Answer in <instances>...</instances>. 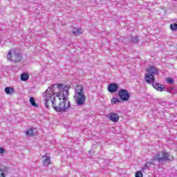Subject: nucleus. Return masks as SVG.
<instances>
[{
    "instance_id": "obj_1",
    "label": "nucleus",
    "mask_w": 177,
    "mask_h": 177,
    "mask_svg": "<svg viewBox=\"0 0 177 177\" xmlns=\"http://www.w3.org/2000/svg\"><path fill=\"white\" fill-rule=\"evenodd\" d=\"M54 86L48 88L44 94V102L46 107L52 104L54 110L58 113H63L70 107V102L62 92L55 93Z\"/></svg>"
},
{
    "instance_id": "obj_2",
    "label": "nucleus",
    "mask_w": 177,
    "mask_h": 177,
    "mask_svg": "<svg viewBox=\"0 0 177 177\" xmlns=\"http://www.w3.org/2000/svg\"><path fill=\"white\" fill-rule=\"evenodd\" d=\"M74 99L78 106L85 104L86 97H85V94H84V86H82V85L79 84L75 86Z\"/></svg>"
},
{
    "instance_id": "obj_3",
    "label": "nucleus",
    "mask_w": 177,
    "mask_h": 177,
    "mask_svg": "<svg viewBox=\"0 0 177 177\" xmlns=\"http://www.w3.org/2000/svg\"><path fill=\"white\" fill-rule=\"evenodd\" d=\"M12 59L15 62V63H19V62H21V60H23L21 53H20L17 48H14L8 51L7 54V60L12 61Z\"/></svg>"
},
{
    "instance_id": "obj_4",
    "label": "nucleus",
    "mask_w": 177,
    "mask_h": 177,
    "mask_svg": "<svg viewBox=\"0 0 177 177\" xmlns=\"http://www.w3.org/2000/svg\"><path fill=\"white\" fill-rule=\"evenodd\" d=\"M118 96L122 102H128L131 97V95L128 93V90L124 88L120 90Z\"/></svg>"
},
{
    "instance_id": "obj_5",
    "label": "nucleus",
    "mask_w": 177,
    "mask_h": 177,
    "mask_svg": "<svg viewBox=\"0 0 177 177\" xmlns=\"http://www.w3.org/2000/svg\"><path fill=\"white\" fill-rule=\"evenodd\" d=\"M108 91L110 93H114L118 91V84L115 83H111L108 86Z\"/></svg>"
},
{
    "instance_id": "obj_6",
    "label": "nucleus",
    "mask_w": 177,
    "mask_h": 177,
    "mask_svg": "<svg viewBox=\"0 0 177 177\" xmlns=\"http://www.w3.org/2000/svg\"><path fill=\"white\" fill-rule=\"evenodd\" d=\"M145 79L147 84H153V82H154V75L148 72L145 75Z\"/></svg>"
},
{
    "instance_id": "obj_7",
    "label": "nucleus",
    "mask_w": 177,
    "mask_h": 177,
    "mask_svg": "<svg viewBox=\"0 0 177 177\" xmlns=\"http://www.w3.org/2000/svg\"><path fill=\"white\" fill-rule=\"evenodd\" d=\"M42 161H43V164L44 165H45V167H48V165H50L51 162H50V158H49V156H48V155L45 154L42 156Z\"/></svg>"
},
{
    "instance_id": "obj_8",
    "label": "nucleus",
    "mask_w": 177,
    "mask_h": 177,
    "mask_svg": "<svg viewBox=\"0 0 177 177\" xmlns=\"http://www.w3.org/2000/svg\"><path fill=\"white\" fill-rule=\"evenodd\" d=\"M163 161H172L174 160V156H171L167 152H163L162 153Z\"/></svg>"
},
{
    "instance_id": "obj_9",
    "label": "nucleus",
    "mask_w": 177,
    "mask_h": 177,
    "mask_svg": "<svg viewBox=\"0 0 177 177\" xmlns=\"http://www.w3.org/2000/svg\"><path fill=\"white\" fill-rule=\"evenodd\" d=\"M109 120L113 122H117L120 120V116L115 113H111L109 115Z\"/></svg>"
},
{
    "instance_id": "obj_10",
    "label": "nucleus",
    "mask_w": 177,
    "mask_h": 177,
    "mask_svg": "<svg viewBox=\"0 0 177 177\" xmlns=\"http://www.w3.org/2000/svg\"><path fill=\"white\" fill-rule=\"evenodd\" d=\"M147 73H149L150 74L152 75H155V74H158V71L157 70V68H156V66H150L149 68L146 69Z\"/></svg>"
},
{
    "instance_id": "obj_11",
    "label": "nucleus",
    "mask_w": 177,
    "mask_h": 177,
    "mask_svg": "<svg viewBox=\"0 0 177 177\" xmlns=\"http://www.w3.org/2000/svg\"><path fill=\"white\" fill-rule=\"evenodd\" d=\"M153 88L156 89V91H159V92H162L165 88L162 86V84H160L159 83H153L152 84Z\"/></svg>"
},
{
    "instance_id": "obj_12",
    "label": "nucleus",
    "mask_w": 177,
    "mask_h": 177,
    "mask_svg": "<svg viewBox=\"0 0 177 177\" xmlns=\"http://www.w3.org/2000/svg\"><path fill=\"white\" fill-rule=\"evenodd\" d=\"M153 161H158L159 162L163 161L162 153L158 152L157 154L153 156Z\"/></svg>"
},
{
    "instance_id": "obj_13",
    "label": "nucleus",
    "mask_w": 177,
    "mask_h": 177,
    "mask_svg": "<svg viewBox=\"0 0 177 177\" xmlns=\"http://www.w3.org/2000/svg\"><path fill=\"white\" fill-rule=\"evenodd\" d=\"M28 78H30V75H28V73H24L21 75V81H27Z\"/></svg>"
},
{
    "instance_id": "obj_14",
    "label": "nucleus",
    "mask_w": 177,
    "mask_h": 177,
    "mask_svg": "<svg viewBox=\"0 0 177 177\" xmlns=\"http://www.w3.org/2000/svg\"><path fill=\"white\" fill-rule=\"evenodd\" d=\"M4 91L7 95H10V93L15 92V88L13 87H6Z\"/></svg>"
},
{
    "instance_id": "obj_15",
    "label": "nucleus",
    "mask_w": 177,
    "mask_h": 177,
    "mask_svg": "<svg viewBox=\"0 0 177 177\" xmlns=\"http://www.w3.org/2000/svg\"><path fill=\"white\" fill-rule=\"evenodd\" d=\"M72 32L75 35H80V34H82V31L81 30V29L80 28H73L72 30Z\"/></svg>"
},
{
    "instance_id": "obj_16",
    "label": "nucleus",
    "mask_w": 177,
    "mask_h": 177,
    "mask_svg": "<svg viewBox=\"0 0 177 177\" xmlns=\"http://www.w3.org/2000/svg\"><path fill=\"white\" fill-rule=\"evenodd\" d=\"M29 102L30 104H32V106H33L34 107H38V104L35 102V98H34L33 97H31L30 98Z\"/></svg>"
},
{
    "instance_id": "obj_17",
    "label": "nucleus",
    "mask_w": 177,
    "mask_h": 177,
    "mask_svg": "<svg viewBox=\"0 0 177 177\" xmlns=\"http://www.w3.org/2000/svg\"><path fill=\"white\" fill-rule=\"evenodd\" d=\"M27 136H34V129H30L26 132Z\"/></svg>"
},
{
    "instance_id": "obj_18",
    "label": "nucleus",
    "mask_w": 177,
    "mask_h": 177,
    "mask_svg": "<svg viewBox=\"0 0 177 177\" xmlns=\"http://www.w3.org/2000/svg\"><path fill=\"white\" fill-rule=\"evenodd\" d=\"M111 102L113 104H115V103H120L121 100H120L119 98L113 97L111 99Z\"/></svg>"
},
{
    "instance_id": "obj_19",
    "label": "nucleus",
    "mask_w": 177,
    "mask_h": 177,
    "mask_svg": "<svg viewBox=\"0 0 177 177\" xmlns=\"http://www.w3.org/2000/svg\"><path fill=\"white\" fill-rule=\"evenodd\" d=\"M170 28L173 31H175V30H177V24H173L170 25Z\"/></svg>"
},
{
    "instance_id": "obj_20",
    "label": "nucleus",
    "mask_w": 177,
    "mask_h": 177,
    "mask_svg": "<svg viewBox=\"0 0 177 177\" xmlns=\"http://www.w3.org/2000/svg\"><path fill=\"white\" fill-rule=\"evenodd\" d=\"M0 177H5V170L0 167Z\"/></svg>"
},
{
    "instance_id": "obj_21",
    "label": "nucleus",
    "mask_w": 177,
    "mask_h": 177,
    "mask_svg": "<svg viewBox=\"0 0 177 177\" xmlns=\"http://www.w3.org/2000/svg\"><path fill=\"white\" fill-rule=\"evenodd\" d=\"M166 81L167 84H174V79H172V77H167Z\"/></svg>"
},
{
    "instance_id": "obj_22",
    "label": "nucleus",
    "mask_w": 177,
    "mask_h": 177,
    "mask_svg": "<svg viewBox=\"0 0 177 177\" xmlns=\"http://www.w3.org/2000/svg\"><path fill=\"white\" fill-rule=\"evenodd\" d=\"M136 177H143V174L140 171L136 173Z\"/></svg>"
},
{
    "instance_id": "obj_23",
    "label": "nucleus",
    "mask_w": 177,
    "mask_h": 177,
    "mask_svg": "<svg viewBox=\"0 0 177 177\" xmlns=\"http://www.w3.org/2000/svg\"><path fill=\"white\" fill-rule=\"evenodd\" d=\"M5 153V149L2 147L0 148V154H3Z\"/></svg>"
},
{
    "instance_id": "obj_24",
    "label": "nucleus",
    "mask_w": 177,
    "mask_h": 177,
    "mask_svg": "<svg viewBox=\"0 0 177 177\" xmlns=\"http://www.w3.org/2000/svg\"><path fill=\"white\" fill-rule=\"evenodd\" d=\"M136 39H138V37H136Z\"/></svg>"
}]
</instances>
